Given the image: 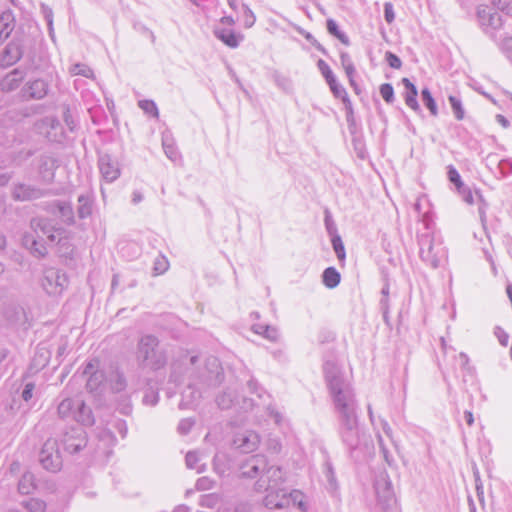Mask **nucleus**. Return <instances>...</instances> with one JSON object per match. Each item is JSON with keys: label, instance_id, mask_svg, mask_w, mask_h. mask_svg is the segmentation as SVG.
Instances as JSON below:
<instances>
[{"label": "nucleus", "instance_id": "1", "mask_svg": "<svg viewBox=\"0 0 512 512\" xmlns=\"http://www.w3.org/2000/svg\"><path fill=\"white\" fill-rule=\"evenodd\" d=\"M323 372L337 419L358 416L354 389L339 366L335 362L326 361Z\"/></svg>", "mask_w": 512, "mask_h": 512}, {"label": "nucleus", "instance_id": "2", "mask_svg": "<svg viewBox=\"0 0 512 512\" xmlns=\"http://www.w3.org/2000/svg\"><path fill=\"white\" fill-rule=\"evenodd\" d=\"M32 232H27L22 237V245L37 258H43L47 254V248L40 239L46 237L51 244H58L61 248H70L68 232L54 224V221L46 217H34L30 221Z\"/></svg>", "mask_w": 512, "mask_h": 512}, {"label": "nucleus", "instance_id": "3", "mask_svg": "<svg viewBox=\"0 0 512 512\" xmlns=\"http://www.w3.org/2000/svg\"><path fill=\"white\" fill-rule=\"evenodd\" d=\"M240 475L243 478H257L255 490L258 492L277 488L283 483V471L280 467L269 466L264 455L257 454L247 458L240 464Z\"/></svg>", "mask_w": 512, "mask_h": 512}, {"label": "nucleus", "instance_id": "4", "mask_svg": "<svg viewBox=\"0 0 512 512\" xmlns=\"http://www.w3.org/2000/svg\"><path fill=\"white\" fill-rule=\"evenodd\" d=\"M136 359L141 368L152 371L163 369L168 362L166 350L161 346L158 337L152 334H145L138 340Z\"/></svg>", "mask_w": 512, "mask_h": 512}, {"label": "nucleus", "instance_id": "5", "mask_svg": "<svg viewBox=\"0 0 512 512\" xmlns=\"http://www.w3.org/2000/svg\"><path fill=\"white\" fill-rule=\"evenodd\" d=\"M419 254L426 264L438 268L446 259V250L439 239L429 232L418 236Z\"/></svg>", "mask_w": 512, "mask_h": 512}, {"label": "nucleus", "instance_id": "6", "mask_svg": "<svg viewBox=\"0 0 512 512\" xmlns=\"http://www.w3.org/2000/svg\"><path fill=\"white\" fill-rule=\"evenodd\" d=\"M338 423L342 442L351 451L357 449L364 437L359 425V416L341 418L338 419Z\"/></svg>", "mask_w": 512, "mask_h": 512}, {"label": "nucleus", "instance_id": "7", "mask_svg": "<svg viewBox=\"0 0 512 512\" xmlns=\"http://www.w3.org/2000/svg\"><path fill=\"white\" fill-rule=\"evenodd\" d=\"M41 285L49 296H60L68 285V278L60 270L48 268L44 270Z\"/></svg>", "mask_w": 512, "mask_h": 512}, {"label": "nucleus", "instance_id": "8", "mask_svg": "<svg viewBox=\"0 0 512 512\" xmlns=\"http://www.w3.org/2000/svg\"><path fill=\"white\" fill-rule=\"evenodd\" d=\"M39 462L43 468L50 472H58L62 467V458L55 439H48L39 453Z\"/></svg>", "mask_w": 512, "mask_h": 512}, {"label": "nucleus", "instance_id": "9", "mask_svg": "<svg viewBox=\"0 0 512 512\" xmlns=\"http://www.w3.org/2000/svg\"><path fill=\"white\" fill-rule=\"evenodd\" d=\"M47 194V190L23 182H16L11 186V197L14 201L18 202L37 200L45 197Z\"/></svg>", "mask_w": 512, "mask_h": 512}, {"label": "nucleus", "instance_id": "10", "mask_svg": "<svg viewBox=\"0 0 512 512\" xmlns=\"http://www.w3.org/2000/svg\"><path fill=\"white\" fill-rule=\"evenodd\" d=\"M477 17L480 26L487 34L492 35L495 30L502 26L501 15L488 6H479Z\"/></svg>", "mask_w": 512, "mask_h": 512}, {"label": "nucleus", "instance_id": "11", "mask_svg": "<svg viewBox=\"0 0 512 512\" xmlns=\"http://www.w3.org/2000/svg\"><path fill=\"white\" fill-rule=\"evenodd\" d=\"M260 443L259 435L252 430L238 432L234 435L232 446L242 453H251L255 451Z\"/></svg>", "mask_w": 512, "mask_h": 512}, {"label": "nucleus", "instance_id": "12", "mask_svg": "<svg viewBox=\"0 0 512 512\" xmlns=\"http://www.w3.org/2000/svg\"><path fill=\"white\" fill-rule=\"evenodd\" d=\"M203 382L207 386H216L224 378L223 369L220 361L214 356H209L205 360V372L202 374Z\"/></svg>", "mask_w": 512, "mask_h": 512}, {"label": "nucleus", "instance_id": "13", "mask_svg": "<svg viewBox=\"0 0 512 512\" xmlns=\"http://www.w3.org/2000/svg\"><path fill=\"white\" fill-rule=\"evenodd\" d=\"M98 167L102 178L112 183L120 176L119 164L109 154H101L98 159Z\"/></svg>", "mask_w": 512, "mask_h": 512}, {"label": "nucleus", "instance_id": "14", "mask_svg": "<svg viewBox=\"0 0 512 512\" xmlns=\"http://www.w3.org/2000/svg\"><path fill=\"white\" fill-rule=\"evenodd\" d=\"M62 441L66 451L77 453L87 444L86 433L82 428H73L65 433Z\"/></svg>", "mask_w": 512, "mask_h": 512}, {"label": "nucleus", "instance_id": "15", "mask_svg": "<svg viewBox=\"0 0 512 512\" xmlns=\"http://www.w3.org/2000/svg\"><path fill=\"white\" fill-rule=\"evenodd\" d=\"M99 361L97 359L90 360L84 367L83 374L88 376L87 389L91 392L96 391L105 380L103 371L99 369Z\"/></svg>", "mask_w": 512, "mask_h": 512}, {"label": "nucleus", "instance_id": "16", "mask_svg": "<svg viewBox=\"0 0 512 512\" xmlns=\"http://www.w3.org/2000/svg\"><path fill=\"white\" fill-rule=\"evenodd\" d=\"M58 160L51 155H41L38 164V173L41 180L50 184L55 177V170L58 168Z\"/></svg>", "mask_w": 512, "mask_h": 512}, {"label": "nucleus", "instance_id": "17", "mask_svg": "<svg viewBox=\"0 0 512 512\" xmlns=\"http://www.w3.org/2000/svg\"><path fill=\"white\" fill-rule=\"evenodd\" d=\"M375 493L380 502L388 504L394 497L392 483L385 473L377 476L374 483Z\"/></svg>", "mask_w": 512, "mask_h": 512}, {"label": "nucleus", "instance_id": "18", "mask_svg": "<svg viewBox=\"0 0 512 512\" xmlns=\"http://www.w3.org/2000/svg\"><path fill=\"white\" fill-rule=\"evenodd\" d=\"M48 83L43 79H35L25 84L22 89L23 96L27 99H43L48 94Z\"/></svg>", "mask_w": 512, "mask_h": 512}, {"label": "nucleus", "instance_id": "19", "mask_svg": "<svg viewBox=\"0 0 512 512\" xmlns=\"http://www.w3.org/2000/svg\"><path fill=\"white\" fill-rule=\"evenodd\" d=\"M279 484L277 488L269 489L266 492L268 494L264 498V504L269 509L283 508L289 504L287 492L280 488Z\"/></svg>", "mask_w": 512, "mask_h": 512}, {"label": "nucleus", "instance_id": "20", "mask_svg": "<svg viewBox=\"0 0 512 512\" xmlns=\"http://www.w3.org/2000/svg\"><path fill=\"white\" fill-rule=\"evenodd\" d=\"M213 34L217 39L230 48H237L243 40V36L241 34H237L233 30L226 28L216 27L213 30Z\"/></svg>", "mask_w": 512, "mask_h": 512}, {"label": "nucleus", "instance_id": "21", "mask_svg": "<svg viewBox=\"0 0 512 512\" xmlns=\"http://www.w3.org/2000/svg\"><path fill=\"white\" fill-rule=\"evenodd\" d=\"M14 28L15 16L10 9H7L0 15V45L8 39Z\"/></svg>", "mask_w": 512, "mask_h": 512}, {"label": "nucleus", "instance_id": "22", "mask_svg": "<svg viewBox=\"0 0 512 512\" xmlns=\"http://www.w3.org/2000/svg\"><path fill=\"white\" fill-rule=\"evenodd\" d=\"M24 76V71L20 69H14L0 81V89L4 92L15 90L24 79Z\"/></svg>", "mask_w": 512, "mask_h": 512}, {"label": "nucleus", "instance_id": "23", "mask_svg": "<svg viewBox=\"0 0 512 512\" xmlns=\"http://www.w3.org/2000/svg\"><path fill=\"white\" fill-rule=\"evenodd\" d=\"M402 83L406 89V92L404 94V100L406 105L413 111L420 112L421 108L417 101L418 91L416 86L408 78H403Z\"/></svg>", "mask_w": 512, "mask_h": 512}, {"label": "nucleus", "instance_id": "24", "mask_svg": "<svg viewBox=\"0 0 512 512\" xmlns=\"http://www.w3.org/2000/svg\"><path fill=\"white\" fill-rule=\"evenodd\" d=\"M23 50L21 45L16 41H11L3 52L2 62L4 65L10 66L21 59Z\"/></svg>", "mask_w": 512, "mask_h": 512}, {"label": "nucleus", "instance_id": "25", "mask_svg": "<svg viewBox=\"0 0 512 512\" xmlns=\"http://www.w3.org/2000/svg\"><path fill=\"white\" fill-rule=\"evenodd\" d=\"M79 398H65L63 399L57 408L58 415L61 419H73L75 418V412L77 409Z\"/></svg>", "mask_w": 512, "mask_h": 512}, {"label": "nucleus", "instance_id": "26", "mask_svg": "<svg viewBox=\"0 0 512 512\" xmlns=\"http://www.w3.org/2000/svg\"><path fill=\"white\" fill-rule=\"evenodd\" d=\"M74 420L84 426H92L95 422L91 408L81 399L78 401Z\"/></svg>", "mask_w": 512, "mask_h": 512}, {"label": "nucleus", "instance_id": "27", "mask_svg": "<svg viewBox=\"0 0 512 512\" xmlns=\"http://www.w3.org/2000/svg\"><path fill=\"white\" fill-rule=\"evenodd\" d=\"M217 405L221 409H230L234 406H237L238 402V392L236 389L227 388L221 394H219L216 398Z\"/></svg>", "mask_w": 512, "mask_h": 512}, {"label": "nucleus", "instance_id": "28", "mask_svg": "<svg viewBox=\"0 0 512 512\" xmlns=\"http://www.w3.org/2000/svg\"><path fill=\"white\" fill-rule=\"evenodd\" d=\"M340 62L349 79L350 85L354 87L355 91L358 93V88L354 80L356 69L350 55L347 52L342 51L340 53Z\"/></svg>", "mask_w": 512, "mask_h": 512}, {"label": "nucleus", "instance_id": "29", "mask_svg": "<svg viewBox=\"0 0 512 512\" xmlns=\"http://www.w3.org/2000/svg\"><path fill=\"white\" fill-rule=\"evenodd\" d=\"M78 208H77V214L78 217L81 219L87 218L92 214V207H93V197L92 194L86 193L81 194L78 197Z\"/></svg>", "mask_w": 512, "mask_h": 512}, {"label": "nucleus", "instance_id": "30", "mask_svg": "<svg viewBox=\"0 0 512 512\" xmlns=\"http://www.w3.org/2000/svg\"><path fill=\"white\" fill-rule=\"evenodd\" d=\"M107 380L111 390L115 393L122 392L127 387V380L123 372L118 369L112 371Z\"/></svg>", "mask_w": 512, "mask_h": 512}, {"label": "nucleus", "instance_id": "31", "mask_svg": "<svg viewBox=\"0 0 512 512\" xmlns=\"http://www.w3.org/2000/svg\"><path fill=\"white\" fill-rule=\"evenodd\" d=\"M36 489L35 476L31 472H25L18 483V491L22 495L33 493Z\"/></svg>", "mask_w": 512, "mask_h": 512}, {"label": "nucleus", "instance_id": "32", "mask_svg": "<svg viewBox=\"0 0 512 512\" xmlns=\"http://www.w3.org/2000/svg\"><path fill=\"white\" fill-rule=\"evenodd\" d=\"M5 314H6V318L12 325L21 326L26 323L27 316L22 307L15 306V307L9 308V309H7Z\"/></svg>", "mask_w": 512, "mask_h": 512}, {"label": "nucleus", "instance_id": "33", "mask_svg": "<svg viewBox=\"0 0 512 512\" xmlns=\"http://www.w3.org/2000/svg\"><path fill=\"white\" fill-rule=\"evenodd\" d=\"M55 205L64 223L73 225L75 223L74 210L71 203L56 201Z\"/></svg>", "mask_w": 512, "mask_h": 512}, {"label": "nucleus", "instance_id": "34", "mask_svg": "<svg viewBox=\"0 0 512 512\" xmlns=\"http://www.w3.org/2000/svg\"><path fill=\"white\" fill-rule=\"evenodd\" d=\"M340 279V273L334 267H328L323 271L322 281L329 289L337 287L340 283Z\"/></svg>", "mask_w": 512, "mask_h": 512}, {"label": "nucleus", "instance_id": "35", "mask_svg": "<svg viewBox=\"0 0 512 512\" xmlns=\"http://www.w3.org/2000/svg\"><path fill=\"white\" fill-rule=\"evenodd\" d=\"M326 27H327V31L331 35L336 37L341 43H343L344 45L350 44V40H349L348 36L339 29L338 24L336 23V21L334 19H328L326 22Z\"/></svg>", "mask_w": 512, "mask_h": 512}, {"label": "nucleus", "instance_id": "36", "mask_svg": "<svg viewBox=\"0 0 512 512\" xmlns=\"http://www.w3.org/2000/svg\"><path fill=\"white\" fill-rule=\"evenodd\" d=\"M421 98H422L423 104L428 108L431 115L437 116L438 115V107H437V104L428 88L422 89Z\"/></svg>", "mask_w": 512, "mask_h": 512}, {"label": "nucleus", "instance_id": "37", "mask_svg": "<svg viewBox=\"0 0 512 512\" xmlns=\"http://www.w3.org/2000/svg\"><path fill=\"white\" fill-rule=\"evenodd\" d=\"M162 146L164 149V152L166 156L173 162L177 161L180 157V154L174 145V142L172 139L163 138L162 140Z\"/></svg>", "mask_w": 512, "mask_h": 512}, {"label": "nucleus", "instance_id": "38", "mask_svg": "<svg viewBox=\"0 0 512 512\" xmlns=\"http://www.w3.org/2000/svg\"><path fill=\"white\" fill-rule=\"evenodd\" d=\"M23 505L29 512H45L46 510L45 501L39 498H30L23 502Z\"/></svg>", "mask_w": 512, "mask_h": 512}, {"label": "nucleus", "instance_id": "39", "mask_svg": "<svg viewBox=\"0 0 512 512\" xmlns=\"http://www.w3.org/2000/svg\"><path fill=\"white\" fill-rule=\"evenodd\" d=\"M183 397V404L184 405H191L194 402H196L200 398V392L195 389L194 386L189 385L182 393Z\"/></svg>", "mask_w": 512, "mask_h": 512}, {"label": "nucleus", "instance_id": "40", "mask_svg": "<svg viewBox=\"0 0 512 512\" xmlns=\"http://www.w3.org/2000/svg\"><path fill=\"white\" fill-rule=\"evenodd\" d=\"M449 103L453 110L454 116L457 120H462L464 118L465 112L462 106L461 100L453 95L448 97Z\"/></svg>", "mask_w": 512, "mask_h": 512}, {"label": "nucleus", "instance_id": "41", "mask_svg": "<svg viewBox=\"0 0 512 512\" xmlns=\"http://www.w3.org/2000/svg\"><path fill=\"white\" fill-rule=\"evenodd\" d=\"M200 458L198 456V453L195 451H190L186 454L185 462L186 466L190 469H196L198 473H201L204 471V466L198 467V462Z\"/></svg>", "mask_w": 512, "mask_h": 512}, {"label": "nucleus", "instance_id": "42", "mask_svg": "<svg viewBox=\"0 0 512 512\" xmlns=\"http://www.w3.org/2000/svg\"><path fill=\"white\" fill-rule=\"evenodd\" d=\"M139 107L152 117L158 118L159 111L154 101L152 100H141L138 103Z\"/></svg>", "mask_w": 512, "mask_h": 512}, {"label": "nucleus", "instance_id": "43", "mask_svg": "<svg viewBox=\"0 0 512 512\" xmlns=\"http://www.w3.org/2000/svg\"><path fill=\"white\" fill-rule=\"evenodd\" d=\"M448 178L450 182L456 186L458 192H461V189L464 188L465 185L461 180L460 174L452 165L448 166Z\"/></svg>", "mask_w": 512, "mask_h": 512}, {"label": "nucleus", "instance_id": "44", "mask_svg": "<svg viewBox=\"0 0 512 512\" xmlns=\"http://www.w3.org/2000/svg\"><path fill=\"white\" fill-rule=\"evenodd\" d=\"M219 501H220L219 495H217L215 493H211V494H205V495L201 496L199 504L202 507L214 508L219 503Z\"/></svg>", "mask_w": 512, "mask_h": 512}, {"label": "nucleus", "instance_id": "45", "mask_svg": "<svg viewBox=\"0 0 512 512\" xmlns=\"http://www.w3.org/2000/svg\"><path fill=\"white\" fill-rule=\"evenodd\" d=\"M332 246L337 255V258L340 261H343L345 259V248L339 235L336 234L332 237Z\"/></svg>", "mask_w": 512, "mask_h": 512}, {"label": "nucleus", "instance_id": "46", "mask_svg": "<svg viewBox=\"0 0 512 512\" xmlns=\"http://www.w3.org/2000/svg\"><path fill=\"white\" fill-rule=\"evenodd\" d=\"M380 94L386 103H388V104L393 103L395 96H394V89L391 84H389V83L382 84L380 86Z\"/></svg>", "mask_w": 512, "mask_h": 512}, {"label": "nucleus", "instance_id": "47", "mask_svg": "<svg viewBox=\"0 0 512 512\" xmlns=\"http://www.w3.org/2000/svg\"><path fill=\"white\" fill-rule=\"evenodd\" d=\"M317 66L326 82H333V79H335L336 76L330 69L329 65L324 60L320 59L318 60Z\"/></svg>", "mask_w": 512, "mask_h": 512}, {"label": "nucleus", "instance_id": "48", "mask_svg": "<svg viewBox=\"0 0 512 512\" xmlns=\"http://www.w3.org/2000/svg\"><path fill=\"white\" fill-rule=\"evenodd\" d=\"M324 475H325L330 487L332 489H335L337 486L335 472H334L332 464L329 461H326L324 464Z\"/></svg>", "mask_w": 512, "mask_h": 512}, {"label": "nucleus", "instance_id": "49", "mask_svg": "<svg viewBox=\"0 0 512 512\" xmlns=\"http://www.w3.org/2000/svg\"><path fill=\"white\" fill-rule=\"evenodd\" d=\"M70 71L74 75H81L86 78L93 76V71L87 65L81 63L73 65Z\"/></svg>", "mask_w": 512, "mask_h": 512}, {"label": "nucleus", "instance_id": "50", "mask_svg": "<svg viewBox=\"0 0 512 512\" xmlns=\"http://www.w3.org/2000/svg\"><path fill=\"white\" fill-rule=\"evenodd\" d=\"M327 84L329 85L332 93L334 94L335 97L337 98H342L344 101L346 100V97H347V92L346 90L337 82V79H333V82H327Z\"/></svg>", "mask_w": 512, "mask_h": 512}, {"label": "nucleus", "instance_id": "51", "mask_svg": "<svg viewBox=\"0 0 512 512\" xmlns=\"http://www.w3.org/2000/svg\"><path fill=\"white\" fill-rule=\"evenodd\" d=\"M159 401V393L153 389H149L145 392L143 397V403L145 405L155 406Z\"/></svg>", "mask_w": 512, "mask_h": 512}, {"label": "nucleus", "instance_id": "52", "mask_svg": "<svg viewBox=\"0 0 512 512\" xmlns=\"http://www.w3.org/2000/svg\"><path fill=\"white\" fill-rule=\"evenodd\" d=\"M169 263L164 256H158L154 261V271L156 274H163L167 271Z\"/></svg>", "mask_w": 512, "mask_h": 512}, {"label": "nucleus", "instance_id": "53", "mask_svg": "<svg viewBox=\"0 0 512 512\" xmlns=\"http://www.w3.org/2000/svg\"><path fill=\"white\" fill-rule=\"evenodd\" d=\"M385 60L387 61L388 65L393 69H400L402 67L401 59L391 51H387L385 53Z\"/></svg>", "mask_w": 512, "mask_h": 512}, {"label": "nucleus", "instance_id": "54", "mask_svg": "<svg viewBox=\"0 0 512 512\" xmlns=\"http://www.w3.org/2000/svg\"><path fill=\"white\" fill-rule=\"evenodd\" d=\"M214 486V481L209 477H201L196 481L195 487L198 491L210 490Z\"/></svg>", "mask_w": 512, "mask_h": 512}, {"label": "nucleus", "instance_id": "55", "mask_svg": "<svg viewBox=\"0 0 512 512\" xmlns=\"http://www.w3.org/2000/svg\"><path fill=\"white\" fill-rule=\"evenodd\" d=\"M247 385H248V388H249L250 392L254 393V394H257V396L259 398H262L264 396V394H266L264 389L258 384V382L254 378H251L247 382Z\"/></svg>", "mask_w": 512, "mask_h": 512}, {"label": "nucleus", "instance_id": "56", "mask_svg": "<svg viewBox=\"0 0 512 512\" xmlns=\"http://www.w3.org/2000/svg\"><path fill=\"white\" fill-rule=\"evenodd\" d=\"M243 9H244V26L246 28H250L254 25L255 23V15L254 13L252 12V10L246 6V5H243Z\"/></svg>", "mask_w": 512, "mask_h": 512}, {"label": "nucleus", "instance_id": "57", "mask_svg": "<svg viewBox=\"0 0 512 512\" xmlns=\"http://www.w3.org/2000/svg\"><path fill=\"white\" fill-rule=\"evenodd\" d=\"M384 18L387 23L391 24L395 20V13L392 3L386 2L384 4Z\"/></svg>", "mask_w": 512, "mask_h": 512}, {"label": "nucleus", "instance_id": "58", "mask_svg": "<svg viewBox=\"0 0 512 512\" xmlns=\"http://www.w3.org/2000/svg\"><path fill=\"white\" fill-rule=\"evenodd\" d=\"M193 425L194 422L191 419H182L178 424V431L181 434H187L191 430Z\"/></svg>", "mask_w": 512, "mask_h": 512}, {"label": "nucleus", "instance_id": "59", "mask_svg": "<svg viewBox=\"0 0 512 512\" xmlns=\"http://www.w3.org/2000/svg\"><path fill=\"white\" fill-rule=\"evenodd\" d=\"M266 411L270 417L273 418L276 424H280L282 421V415L272 404H268L266 407Z\"/></svg>", "mask_w": 512, "mask_h": 512}, {"label": "nucleus", "instance_id": "60", "mask_svg": "<svg viewBox=\"0 0 512 512\" xmlns=\"http://www.w3.org/2000/svg\"><path fill=\"white\" fill-rule=\"evenodd\" d=\"M237 406H239L240 410L247 412L253 409L254 402L252 399L243 397L241 401L238 400Z\"/></svg>", "mask_w": 512, "mask_h": 512}, {"label": "nucleus", "instance_id": "61", "mask_svg": "<svg viewBox=\"0 0 512 512\" xmlns=\"http://www.w3.org/2000/svg\"><path fill=\"white\" fill-rule=\"evenodd\" d=\"M63 120H64L65 124L67 125V127L69 128V130L73 131L74 127H75V123L72 118L70 109L68 107H65V109L63 111Z\"/></svg>", "mask_w": 512, "mask_h": 512}, {"label": "nucleus", "instance_id": "62", "mask_svg": "<svg viewBox=\"0 0 512 512\" xmlns=\"http://www.w3.org/2000/svg\"><path fill=\"white\" fill-rule=\"evenodd\" d=\"M263 336L270 341H276L279 337L277 329L271 326H265Z\"/></svg>", "mask_w": 512, "mask_h": 512}, {"label": "nucleus", "instance_id": "63", "mask_svg": "<svg viewBox=\"0 0 512 512\" xmlns=\"http://www.w3.org/2000/svg\"><path fill=\"white\" fill-rule=\"evenodd\" d=\"M495 335L497 336L501 345L506 346L508 344L509 336L503 329L496 327Z\"/></svg>", "mask_w": 512, "mask_h": 512}, {"label": "nucleus", "instance_id": "64", "mask_svg": "<svg viewBox=\"0 0 512 512\" xmlns=\"http://www.w3.org/2000/svg\"><path fill=\"white\" fill-rule=\"evenodd\" d=\"M305 39L309 41L318 51L322 52L323 54H326L325 48L313 37V35L309 32H307L304 35Z\"/></svg>", "mask_w": 512, "mask_h": 512}]
</instances>
